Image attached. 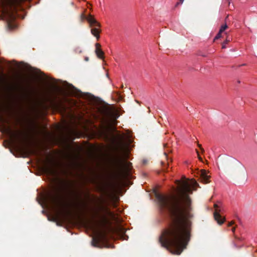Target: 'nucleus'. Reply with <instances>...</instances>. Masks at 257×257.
Returning <instances> with one entry per match:
<instances>
[{
    "label": "nucleus",
    "mask_w": 257,
    "mask_h": 257,
    "mask_svg": "<svg viewBox=\"0 0 257 257\" xmlns=\"http://www.w3.org/2000/svg\"><path fill=\"white\" fill-rule=\"evenodd\" d=\"M177 196L156 193L160 208L168 212L170 222L159 237L161 246L174 254L179 255L186 248L190 240L192 220L194 218L192 201L189 196L199 186L194 179L177 181Z\"/></svg>",
    "instance_id": "nucleus-1"
},
{
    "label": "nucleus",
    "mask_w": 257,
    "mask_h": 257,
    "mask_svg": "<svg viewBox=\"0 0 257 257\" xmlns=\"http://www.w3.org/2000/svg\"><path fill=\"white\" fill-rule=\"evenodd\" d=\"M31 0H0V19L5 21L9 29L13 30L17 27L15 20L20 15L18 11H22V5Z\"/></svg>",
    "instance_id": "nucleus-2"
},
{
    "label": "nucleus",
    "mask_w": 257,
    "mask_h": 257,
    "mask_svg": "<svg viewBox=\"0 0 257 257\" xmlns=\"http://www.w3.org/2000/svg\"><path fill=\"white\" fill-rule=\"evenodd\" d=\"M107 241L106 233L105 231L99 232L95 237H93L92 245L97 247H102Z\"/></svg>",
    "instance_id": "nucleus-3"
},
{
    "label": "nucleus",
    "mask_w": 257,
    "mask_h": 257,
    "mask_svg": "<svg viewBox=\"0 0 257 257\" xmlns=\"http://www.w3.org/2000/svg\"><path fill=\"white\" fill-rule=\"evenodd\" d=\"M9 133L15 143L19 145H23L25 143V138L21 132H14L9 129Z\"/></svg>",
    "instance_id": "nucleus-4"
},
{
    "label": "nucleus",
    "mask_w": 257,
    "mask_h": 257,
    "mask_svg": "<svg viewBox=\"0 0 257 257\" xmlns=\"http://www.w3.org/2000/svg\"><path fill=\"white\" fill-rule=\"evenodd\" d=\"M214 207L215 208V211L214 212V217L215 220L217 222V223L219 224H222L225 218L222 217L220 215L221 209L220 206L217 203L214 204Z\"/></svg>",
    "instance_id": "nucleus-5"
},
{
    "label": "nucleus",
    "mask_w": 257,
    "mask_h": 257,
    "mask_svg": "<svg viewBox=\"0 0 257 257\" xmlns=\"http://www.w3.org/2000/svg\"><path fill=\"white\" fill-rule=\"evenodd\" d=\"M132 167V164L131 163L124 161L121 167L117 166V171L118 172H123L124 174H128L131 173Z\"/></svg>",
    "instance_id": "nucleus-6"
},
{
    "label": "nucleus",
    "mask_w": 257,
    "mask_h": 257,
    "mask_svg": "<svg viewBox=\"0 0 257 257\" xmlns=\"http://www.w3.org/2000/svg\"><path fill=\"white\" fill-rule=\"evenodd\" d=\"M82 16L89 23L90 27H101V24L91 15L89 14L87 16H85L83 15Z\"/></svg>",
    "instance_id": "nucleus-7"
},
{
    "label": "nucleus",
    "mask_w": 257,
    "mask_h": 257,
    "mask_svg": "<svg viewBox=\"0 0 257 257\" xmlns=\"http://www.w3.org/2000/svg\"><path fill=\"white\" fill-rule=\"evenodd\" d=\"M199 179L201 182L206 184L210 182V176L208 175V173L204 170H202L199 173Z\"/></svg>",
    "instance_id": "nucleus-8"
},
{
    "label": "nucleus",
    "mask_w": 257,
    "mask_h": 257,
    "mask_svg": "<svg viewBox=\"0 0 257 257\" xmlns=\"http://www.w3.org/2000/svg\"><path fill=\"white\" fill-rule=\"evenodd\" d=\"M95 52L98 58L99 59H104V52L102 51V50L100 49L101 45L99 43H96L95 44Z\"/></svg>",
    "instance_id": "nucleus-9"
},
{
    "label": "nucleus",
    "mask_w": 257,
    "mask_h": 257,
    "mask_svg": "<svg viewBox=\"0 0 257 257\" xmlns=\"http://www.w3.org/2000/svg\"><path fill=\"white\" fill-rule=\"evenodd\" d=\"M99 28V27H92L90 31L91 34L96 37L97 41L100 38L99 34L101 31Z\"/></svg>",
    "instance_id": "nucleus-10"
},
{
    "label": "nucleus",
    "mask_w": 257,
    "mask_h": 257,
    "mask_svg": "<svg viewBox=\"0 0 257 257\" xmlns=\"http://www.w3.org/2000/svg\"><path fill=\"white\" fill-rule=\"evenodd\" d=\"M46 171L50 174H55V170L53 166L51 165H47L45 167Z\"/></svg>",
    "instance_id": "nucleus-11"
},
{
    "label": "nucleus",
    "mask_w": 257,
    "mask_h": 257,
    "mask_svg": "<svg viewBox=\"0 0 257 257\" xmlns=\"http://www.w3.org/2000/svg\"><path fill=\"white\" fill-rule=\"evenodd\" d=\"M242 177L244 183L247 181V175L245 169L243 167L242 168Z\"/></svg>",
    "instance_id": "nucleus-12"
},
{
    "label": "nucleus",
    "mask_w": 257,
    "mask_h": 257,
    "mask_svg": "<svg viewBox=\"0 0 257 257\" xmlns=\"http://www.w3.org/2000/svg\"><path fill=\"white\" fill-rule=\"evenodd\" d=\"M227 28L228 26L226 24L222 25L219 30L220 33H223Z\"/></svg>",
    "instance_id": "nucleus-13"
},
{
    "label": "nucleus",
    "mask_w": 257,
    "mask_h": 257,
    "mask_svg": "<svg viewBox=\"0 0 257 257\" xmlns=\"http://www.w3.org/2000/svg\"><path fill=\"white\" fill-rule=\"evenodd\" d=\"M229 42H230V40L227 38L226 40L222 44V48L225 49L226 48V44H227Z\"/></svg>",
    "instance_id": "nucleus-14"
},
{
    "label": "nucleus",
    "mask_w": 257,
    "mask_h": 257,
    "mask_svg": "<svg viewBox=\"0 0 257 257\" xmlns=\"http://www.w3.org/2000/svg\"><path fill=\"white\" fill-rule=\"evenodd\" d=\"M168 153H170V152H171V151H168V150H166L164 152V155L165 156V158L167 161V165H169V158H168Z\"/></svg>",
    "instance_id": "nucleus-15"
},
{
    "label": "nucleus",
    "mask_w": 257,
    "mask_h": 257,
    "mask_svg": "<svg viewBox=\"0 0 257 257\" xmlns=\"http://www.w3.org/2000/svg\"><path fill=\"white\" fill-rule=\"evenodd\" d=\"M221 34L222 33H220V31H219V32L214 38V40L215 41V40L219 39L221 37Z\"/></svg>",
    "instance_id": "nucleus-16"
},
{
    "label": "nucleus",
    "mask_w": 257,
    "mask_h": 257,
    "mask_svg": "<svg viewBox=\"0 0 257 257\" xmlns=\"http://www.w3.org/2000/svg\"><path fill=\"white\" fill-rule=\"evenodd\" d=\"M196 153L197 154V155H198V157L199 160L200 161L202 162V161H203V159H202V158L200 156L198 151L197 150H196Z\"/></svg>",
    "instance_id": "nucleus-17"
},
{
    "label": "nucleus",
    "mask_w": 257,
    "mask_h": 257,
    "mask_svg": "<svg viewBox=\"0 0 257 257\" xmlns=\"http://www.w3.org/2000/svg\"><path fill=\"white\" fill-rule=\"evenodd\" d=\"M179 2L176 3L175 7H177L179 5L182 4L183 3L184 0H179Z\"/></svg>",
    "instance_id": "nucleus-18"
},
{
    "label": "nucleus",
    "mask_w": 257,
    "mask_h": 257,
    "mask_svg": "<svg viewBox=\"0 0 257 257\" xmlns=\"http://www.w3.org/2000/svg\"><path fill=\"white\" fill-rule=\"evenodd\" d=\"M235 230V227H232V229H231V230H232V231L233 232H234Z\"/></svg>",
    "instance_id": "nucleus-19"
},
{
    "label": "nucleus",
    "mask_w": 257,
    "mask_h": 257,
    "mask_svg": "<svg viewBox=\"0 0 257 257\" xmlns=\"http://www.w3.org/2000/svg\"><path fill=\"white\" fill-rule=\"evenodd\" d=\"M233 223H234V222H231L230 223H229L228 225H229V226H231V225H232Z\"/></svg>",
    "instance_id": "nucleus-20"
},
{
    "label": "nucleus",
    "mask_w": 257,
    "mask_h": 257,
    "mask_svg": "<svg viewBox=\"0 0 257 257\" xmlns=\"http://www.w3.org/2000/svg\"><path fill=\"white\" fill-rule=\"evenodd\" d=\"M197 146H198V147H199L200 149H201V148H202L201 145L198 143L197 144Z\"/></svg>",
    "instance_id": "nucleus-21"
},
{
    "label": "nucleus",
    "mask_w": 257,
    "mask_h": 257,
    "mask_svg": "<svg viewBox=\"0 0 257 257\" xmlns=\"http://www.w3.org/2000/svg\"><path fill=\"white\" fill-rule=\"evenodd\" d=\"M200 150H201V152H202V153H203V152H204V149H203V148H201Z\"/></svg>",
    "instance_id": "nucleus-22"
},
{
    "label": "nucleus",
    "mask_w": 257,
    "mask_h": 257,
    "mask_svg": "<svg viewBox=\"0 0 257 257\" xmlns=\"http://www.w3.org/2000/svg\"><path fill=\"white\" fill-rule=\"evenodd\" d=\"M88 60H89L88 57H85V61H88Z\"/></svg>",
    "instance_id": "nucleus-23"
},
{
    "label": "nucleus",
    "mask_w": 257,
    "mask_h": 257,
    "mask_svg": "<svg viewBox=\"0 0 257 257\" xmlns=\"http://www.w3.org/2000/svg\"><path fill=\"white\" fill-rule=\"evenodd\" d=\"M162 166H164L165 165V163L164 162H161Z\"/></svg>",
    "instance_id": "nucleus-24"
},
{
    "label": "nucleus",
    "mask_w": 257,
    "mask_h": 257,
    "mask_svg": "<svg viewBox=\"0 0 257 257\" xmlns=\"http://www.w3.org/2000/svg\"><path fill=\"white\" fill-rule=\"evenodd\" d=\"M165 147H167V144H165L164 146Z\"/></svg>",
    "instance_id": "nucleus-25"
},
{
    "label": "nucleus",
    "mask_w": 257,
    "mask_h": 257,
    "mask_svg": "<svg viewBox=\"0 0 257 257\" xmlns=\"http://www.w3.org/2000/svg\"><path fill=\"white\" fill-rule=\"evenodd\" d=\"M83 206H85V207L86 205H85V203H83Z\"/></svg>",
    "instance_id": "nucleus-26"
},
{
    "label": "nucleus",
    "mask_w": 257,
    "mask_h": 257,
    "mask_svg": "<svg viewBox=\"0 0 257 257\" xmlns=\"http://www.w3.org/2000/svg\"><path fill=\"white\" fill-rule=\"evenodd\" d=\"M108 212H109V213L110 214H112V213H111V212L110 211H108Z\"/></svg>",
    "instance_id": "nucleus-27"
},
{
    "label": "nucleus",
    "mask_w": 257,
    "mask_h": 257,
    "mask_svg": "<svg viewBox=\"0 0 257 257\" xmlns=\"http://www.w3.org/2000/svg\"><path fill=\"white\" fill-rule=\"evenodd\" d=\"M172 161V159L171 158V159H170V162H171Z\"/></svg>",
    "instance_id": "nucleus-28"
},
{
    "label": "nucleus",
    "mask_w": 257,
    "mask_h": 257,
    "mask_svg": "<svg viewBox=\"0 0 257 257\" xmlns=\"http://www.w3.org/2000/svg\"><path fill=\"white\" fill-rule=\"evenodd\" d=\"M109 229H110V231H111L112 230V228H110Z\"/></svg>",
    "instance_id": "nucleus-29"
}]
</instances>
